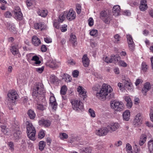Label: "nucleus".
Wrapping results in <instances>:
<instances>
[{
	"label": "nucleus",
	"instance_id": "f257e3e1",
	"mask_svg": "<svg viewBox=\"0 0 153 153\" xmlns=\"http://www.w3.org/2000/svg\"><path fill=\"white\" fill-rule=\"evenodd\" d=\"M94 91H96V96L100 100H104L109 94V99L114 97V94L111 93L113 89L111 87L107 84H103L102 86L99 84H96L92 88Z\"/></svg>",
	"mask_w": 153,
	"mask_h": 153
},
{
	"label": "nucleus",
	"instance_id": "f03ea898",
	"mask_svg": "<svg viewBox=\"0 0 153 153\" xmlns=\"http://www.w3.org/2000/svg\"><path fill=\"white\" fill-rule=\"evenodd\" d=\"M44 91L43 85L41 83H36L33 90V96L36 100V98L40 100L44 97Z\"/></svg>",
	"mask_w": 153,
	"mask_h": 153
},
{
	"label": "nucleus",
	"instance_id": "7ed1b4c3",
	"mask_svg": "<svg viewBox=\"0 0 153 153\" xmlns=\"http://www.w3.org/2000/svg\"><path fill=\"white\" fill-rule=\"evenodd\" d=\"M27 133V136L30 139L34 140L36 131L32 124L29 121L26 122Z\"/></svg>",
	"mask_w": 153,
	"mask_h": 153
},
{
	"label": "nucleus",
	"instance_id": "20e7f679",
	"mask_svg": "<svg viewBox=\"0 0 153 153\" xmlns=\"http://www.w3.org/2000/svg\"><path fill=\"white\" fill-rule=\"evenodd\" d=\"M111 108L117 111H121L124 109V104L121 102L114 100L111 103Z\"/></svg>",
	"mask_w": 153,
	"mask_h": 153
},
{
	"label": "nucleus",
	"instance_id": "39448f33",
	"mask_svg": "<svg viewBox=\"0 0 153 153\" xmlns=\"http://www.w3.org/2000/svg\"><path fill=\"white\" fill-rule=\"evenodd\" d=\"M71 103L72 105V107L76 111H79V110H82L84 108V105L82 102L80 101L74 100H71Z\"/></svg>",
	"mask_w": 153,
	"mask_h": 153
},
{
	"label": "nucleus",
	"instance_id": "423d86ee",
	"mask_svg": "<svg viewBox=\"0 0 153 153\" xmlns=\"http://www.w3.org/2000/svg\"><path fill=\"white\" fill-rule=\"evenodd\" d=\"M110 16V14L105 10L102 11L100 13V18L106 24H108L110 23L112 19Z\"/></svg>",
	"mask_w": 153,
	"mask_h": 153
},
{
	"label": "nucleus",
	"instance_id": "0eeeda50",
	"mask_svg": "<svg viewBox=\"0 0 153 153\" xmlns=\"http://www.w3.org/2000/svg\"><path fill=\"white\" fill-rule=\"evenodd\" d=\"M13 13L17 19L19 20H21L23 19V15L21 12V10L19 6L15 7Z\"/></svg>",
	"mask_w": 153,
	"mask_h": 153
},
{
	"label": "nucleus",
	"instance_id": "6e6552de",
	"mask_svg": "<svg viewBox=\"0 0 153 153\" xmlns=\"http://www.w3.org/2000/svg\"><path fill=\"white\" fill-rule=\"evenodd\" d=\"M143 118L140 113L138 114L135 117L134 121V125L136 127H139L142 123Z\"/></svg>",
	"mask_w": 153,
	"mask_h": 153
},
{
	"label": "nucleus",
	"instance_id": "1a4fd4ad",
	"mask_svg": "<svg viewBox=\"0 0 153 153\" xmlns=\"http://www.w3.org/2000/svg\"><path fill=\"white\" fill-rule=\"evenodd\" d=\"M109 130L107 127H103L100 128L95 131L96 135L100 136H103L106 135L108 132Z\"/></svg>",
	"mask_w": 153,
	"mask_h": 153
},
{
	"label": "nucleus",
	"instance_id": "9d476101",
	"mask_svg": "<svg viewBox=\"0 0 153 153\" xmlns=\"http://www.w3.org/2000/svg\"><path fill=\"white\" fill-rule=\"evenodd\" d=\"M66 13V18L69 21L74 20L76 17V14L75 12L72 9H70L67 13Z\"/></svg>",
	"mask_w": 153,
	"mask_h": 153
},
{
	"label": "nucleus",
	"instance_id": "9b49d317",
	"mask_svg": "<svg viewBox=\"0 0 153 153\" xmlns=\"http://www.w3.org/2000/svg\"><path fill=\"white\" fill-rule=\"evenodd\" d=\"M7 96L9 99L13 100H16L18 96L17 92L14 90H10L7 94Z\"/></svg>",
	"mask_w": 153,
	"mask_h": 153
},
{
	"label": "nucleus",
	"instance_id": "f8f14e48",
	"mask_svg": "<svg viewBox=\"0 0 153 153\" xmlns=\"http://www.w3.org/2000/svg\"><path fill=\"white\" fill-rule=\"evenodd\" d=\"M50 103L53 109L56 110L57 107V103L54 97L51 96L50 98Z\"/></svg>",
	"mask_w": 153,
	"mask_h": 153
},
{
	"label": "nucleus",
	"instance_id": "ddd939ff",
	"mask_svg": "<svg viewBox=\"0 0 153 153\" xmlns=\"http://www.w3.org/2000/svg\"><path fill=\"white\" fill-rule=\"evenodd\" d=\"M39 123L40 126H43L45 127H48L50 126L51 122L48 120L42 119L39 121Z\"/></svg>",
	"mask_w": 153,
	"mask_h": 153
},
{
	"label": "nucleus",
	"instance_id": "4468645a",
	"mask_svg": "<svg viewBox=\"0 0 153 153\" xmlns=\"http://www.w3.org/2000/svg\"><path fill=\"white\" fill-rule=\"evenodd\" d=\"M77 91L79 93L80 96H82L83 97V99L86 97V92L85 90L81 86H79L77 88Z\"/></svg>",
	"mask_w": 153,
	"mask_h": 153
},
{
	"label": "nucleus",
	"instance_id": "2eb2a0df",
	"mask_svg": "<svg viewBox=\"0 0 153 153\" xmlns=\"http://www.w3.org/2000/svg\"><path fill=\"white\" fill-rule=\"evenodd\" d=\"M107 126L109 131L112 132L116 131L119 127V125L118 123H116Z\"/></svg>",
	"mask_w": 153,
	"mask_h": 153
},
{
	"label": "nucleus",
	"instance_id": "dca6fc26",
	"mask_svg": "<svg viewBox=\"0 0 153 153\" xmlns=\"http://www.w3.org/2000/svg\"><path fill=\"white\" fill-rule=\"evenodd\" d=\"M151 88V85L149 82H147L146 83L142 89V91L143 94L146 95L147 92Z\"/></svg>",
	"mask_w": 153,
	"mask_h": 153
},
{
	"label": "nucleus",
	"instance_id": "f3484780",
	"mask_svg": "<svg viewBox=\"0 0 153 153\" xmlns=\"http://www.w3.org/2000/svg\"><path fill=\"white\" fill-rule=\"evenodd\" d=\"M69 41L73 45H76L77 44V39L76 36L73 33H71L70 36Z\"/></svg>",
	"mask_w": 153,
	"mask_h": 153
},
{
	"label": "nucleus",
	"instance_id": "a211bd4d",
	"mask_svg": "<svg viewBox=\"0 0 153 153\" xmlns=\"http://www.w3.org/2000/svg\"><path fill=\"white\" fill-rule=\"evenodd\" d=\"M120 7L118 5L114 6L112 9V12L115 16L119 15L120 12Z\"/></svg>",
	"mask_w": 153,
	"mask_h": 153
},
{
	"label": "nucleus",
	"instance_id": "6ab92c4d",
	"mask_svg": "<svg viewBox=\"0 0 153 153\" xmlns=\"http://www.w3.org/2000/svg\"><path fill=\"white\" fill-rule=\"evenodd\" d=\"M32 42L35 46H39L41 43V41L36 36H33L32 39Z\"/></svg>",
	"mask_w": 153,
	"mask_h": 153
},
{
	"label": "nucleus",
	"instance_id": "aec40b11",
	"mask_svg": "<svg viewBox=\"0 0 153 153\" xmlns=\"http://www.w3.org/2000/svg\"><path fill=\"white\" fill-rule=\"evenodd\" d=\"M82 59L84 66L85 67H88L89 65V60L87 57V55L86 54L84 55Z\"/></svg>",
	"mask_w": 153,
	"mask_h": 153
},
{
	"label": "nucleus",
	"instance_id": "412c9836",
	"mask_svg": "<svg viewBox=\"0 0 153 153\" xmlns=\"http://www.w3.org/2000/svg\"><path fill=\"white\" fill-rule=\"evenodd\" d=\"M37 13L39 16L45 17L47 15L48 11L46 10L39 9L37 10Z\"/></svg>",
	"mask_w": 153,
	"mask_h": 153
},
{
	"label": "nucleus",
	"instance_id": "4be33fe9",
	"mask_svg": "<svg viewBox=\"0 0 153 153\" xmlns=\"http://www.w3.org/2000/svg\"><path fill=\"white\" fill-rule=\"evenodd\" d=\"M60 65V63L56 62L55 61L52 60L50 61L49 65L50 68H53L58 67Z\"/></svg>",
	"mask_w": 153,
	"mask_h": 153
},
{
	"label": "nucleus",
	"instance_id": "5701e85b",
	"mask_svg": "<svg viewBox=\"0 0 153 153\" xmlns=\"http://www.w3.org/2000/svg\"><path fill=\"white\" fill-rule=\"evenodd\" d=\"M34 27L36 30L40 29L41 30H42L45 28V26L43 23L41 22L35 23Z\"/></svg>",
	"mask_w": 153,
	"mask_h": 153
},
{
	"label": "nucleus",
	"instance_id": "b1692460",
	"mask_svg": "<svg viewBox=\"0 0 153 153\" xmlns=\"http://www.w3.org/2000/svg\"><path fill=\"white\" fill-rule=\"evenodd\" d=\"M130 113L128 110L125 111L123 114V120L126 121H128L130 119Z\"/></svg>",
	"mask_w": 153,
	"mask_h": 153
},
{
	"label": "nucleus",
	"instance_id": "393cba45",
	"mask_svg": "<svg viewBox=\"0 0 153 153\" xmlns=\"http://www.w3.org/2000/svg\"><path fill=\"white\" fill-rule=\"evenodd\" d=\"M31 60L34 62V64L39 65L41 63V61L39 60V57L36 55L33 56Z\"/></svg>",
	"mask_w": 153,
	"mask_h": 153
},
{
	"label": "nucleus",
	"instance_id": "a878e982",
	"mask_svg": "<svg viewBox=\"0 0 153 153\" xmlns=\"http://www.w3.org/2000/svg\"><path fill=\"white\" fill-rule=\"evenodd\" d=\"M27 114L30 118L32 120L34 119L36 116V114L34 111L31 109L28 110Z\"/></svg>",
	"mask_w": 153,
	"mask_h": 153
},
{
	"label": "nucleus",
	"instance_id": "bb28decb",
	"mask_svg": "<svg viewBox=\"0 0 153 153\" xmlns=\"http://www.w3.org/2000/svg\"><path fill=\"white\" fill-rule=\"evenodd\" d=\"M11 51L12 54L15 55L19 53V50L15 45L12 46L11 48Z\"/></svg>",
	"mask_w": 153,
	"mask_h": 153
},
{
	"label": "nucleus",
	"instance_id": "cd10ccee",
	"mask_svg": "<svg viewBox=\"0 0 153 153\" xmlns=\"http://www.w3.org/2000/svg\"><path fill=\"white\" fill-rule=\"evenodd\" d=\"M147 139L146 135L142 134L140 137V140L139 142V145L142 146L145 142Z\"/></svg>",
	"mask_w": 153,
	"mask_h": 153
},
{
	"label": "nucleus",
	"instance_id": "c85d7f7f",
	"mask_svg": "<svg viewBox=\"0 0 153 153\" xmlns=\"http://www.w3.org/2000/svg\"><path fill=\"white\" fill-rule=\"evenodd\" d=\"M21 133V131L19 130L17 131L16 132L14 133L13 136L14 139L17 141L20 137V134Z\"/></svg>",
	"mask_w": 153,
	"mask_h": 153
},
{
	"label": "nucleus",
	"instance_id": "c756f323",
	"mask_svg": "<svg viewBox=\"0 0 153 153\" xmlns=\"http://www.w3.org/2000/svg\"><path fill=\"white\" fill-rule=\"evenodd\" d=\"M25 80L23 78H22V76L21 75H19V76L17 79V83L21 86V85H23L25 82Z\"/></svg>",
	"mask_w": 153,
	"mask_h": 153
},
{
	"label": "nucleus",
	"instance_id": "7c9ffc66",
	"mask_svg": "<svg viewBox=\"0 0 153 153\" xmlns=\"http://www.w3.org/2000/svg\"><path fill=\"white\" fill-rule=\"evenodd\" d=\"M124 83V86L127 89H131L132 87V84L131 83L130 81L125 80L123 82Z\"/></svg>",
	"mask_w": 153,
	"mask_h": 153
},
{
	"label": "nucleus",
	"instance_id": "2f4dec72",
	"mask_svg": "<svg viewBox=\"0 0 153 153\" xmlns=\"http://www.w3.org/2000/svg\"><path fill=\"white\" fill-rule=\"evenodd\" d=\"M66 16V13L65 12L62 13L61 14L59 17L58 21L59 22L61 23L65 19Z\"/></svg>",
	"mask_w": 153,
	"mask_h": 153
},
{
	"label": "nucleus",
	"instance_id": "473e14b6",
	"mask_svg": "<svg viewBox=\"0 0 153 153\" xmlns=\"http://www.w3.org/2000/svg\"><path fill=\"white\" fill-rule=\"evenodd\" d=\"M148 146L150 152L153 153V140H151L148 142Z\"/></svg>",
	"mask_w": 153,
	"mask_h": 153
},
{
	"label": "nucleus",
	"instance_id": "72a5a7b5",
	"mask_svg": "<svg viewBox=\"0 0 153 153\" xmlns=\"http://www.w3.org/2000/svg\"><path fill=\"white\" fill-rule=\"evenodd\" d=\"M45 146V143L44 141H40L39 142V149L41 151H42L44 149Z\"/></svg>",
	"mask_w": 153,
	"mask_h": 153
},
{
	"label": "nucleus",
	"instance_id": "f704fd0d",
	"mask_svg": "<svg viewBox=\"0 0 153 153\" xmlns=\"http://www.w3.org/2000/svg\"><path fill=\"white\" fill-rule=\"evenodd\" d=\"M64 75L65 78H63V79H65V81L68 82L71 81L72 79L70 75L67 74H65Z\"/></svg>",
	"mask_w": 153,
	"mask_h": 153
},
{
	"label": "nucleus",
	"instance_id": "c9c22d12",
	"mask_svg": "<svg viewBox=\"0 0 153 153\" xmlns=\"http://www.w3.org/2000/svg\"><path fill=\"white\" fill-rule=\"evenodd\" d=\"M67 91V88L65 85H63L62 87L60 90L61 94L62 95H64Z\"/></svg>",
	"mask_w": 153,
	"mask_h": 153
},
{
	"label": "nucleus",
	"instance_id": "e433bc0d",
	"mask_svg": "<svg viewBox=\"0 0 153 153\" xmlns=\"http://www.w3.org/2000/svg\"><path fill=\"white\" fill-rule=\"evenodd\" d=\"M1 131L4 133V134H7L8 131L9 129L6 127V126H1Z\"/></svg>",
	"mask_w": 153,
	"mask_h": 153
},
{
	"label": "nucleus",
	"instance_id": "4c0bfd02",
	"mask_svg": "<svg viewBox=\"0 0 153 153\" xmlns=\"http://www.w3.org/2000/svg\"><path fill=\"white\" fill-rule=\"evenodd\" d=\"M51 81L53 83L57 82L58 79L54 75H52L50 77Z\"/></svg>",
	"mask_w": 153,
	"mask_h": 153
},
{
	"label": "nucleus",
	"instance_id": "58836bf2",
	"mask_svg": "<svg viewBox=\"0 0 153 153\" xmlns=\"http://www.w3.org/2000/svg\"><path fill=\"white\" fill-rule=\"evenodd\" d=\"M114 43H118L120 40V36L118 34H117L114 36Z\"/></svg>",
	"mask_w": 153,
	"mask_h": 153
},
{
	"label": "nucleus",
	"instance_id": "ea45409f",
	"mask_svg": "<svg viewBox=\"0 0 153 153\" xmlns=\"http://www.w3.org/2000/svg\"><path fill=\"white\" fill-rule=\"evenodd\" d=\"M45 136V133L44 131L42 130L40 131L38 135V138L40 139H42Z\"/></svg>",
	"mask_w": 153,
	"mask_h": 153
},
{
	"label": "nucleus",
	"instance_id": "a19ab883",
	"mask_svg": "<svg viewBox=\"0 0 153 153\" xmlns=\"http://www.w3.org/2000/svg\"><path fill=\"white\" fill-rule=\"evenodd\" d=\"M118 65L121 66L126 67L127 66V64L124 61L120 60L118 62Z\"/></svg>",
	"mask_w": 153,
	"mask_h": 153
},
{
	"label": "nucleus",
	"instance_id": "79ce46f5",
	"mask_svg": "<svg viewBox=\"0 0 153 153\" xmlns=\"http://www.w3.org/2000/svg\"><path fill=\"white\" fill-rule=\"evenodd\" d=\"M9 27L8 28L9 30L10 31L13 32L14 33H16V29L15 27V26L13 25H11L10 26V25H9Z\"/></svg>",
	"mask_w": 153,
	"mask_h": 153
},
{
	"label": "nucleus",
	"instance_id": "37998d69",
	"mask_svg": "<svg viewBox=\"0 0 153 153\" xmlns=\"http://www.w3.org/2000/svg\"><path fill=\"white\" fill-rule=\"evenodd\" d=\"M103 59L104 61L107 63H110L113 60V58H111L106 56L104 58L103 57Z\"/></svg>",
	"mask_w": 153,
	"mask_h": 153
},
{
	"label": "nucleus",
	"instance_id": "c03bdc74",
	"mask_svg": "<svg viewBox=\"0 0 153 153\" xmlns=\"http://www.w3.org/2000/svg\"><path fill=\"white\" fill-rule=\"evenodd\" d=\"M127 42L128 44L130 43H133L134 42L131 36L130 35H127L126 36Z\"/></svg>",
	"mask_w": 153,
	"mask_h": 153
},
{
	"label": "nucleus",
	"instance_id": "a18cd8bd",
	"mask_svg": "<svg viewBox=\"0 0 153 153\" xmlns=\"http://www.w3.org/2000/svg\"><path fill=\"white\" fill-rule=\"evenodd\" d=\"M76 12L77 14H79L80 13L81 11V6L79 4H77L76 5Z\"/></svg>",
	"mask_w": 153,
	"mask_h": 153
},
{
	"label": "nucleus",
	"instance_id": "49530a36",
	"mask_svg": "<svg viewBox=\"0 0 153 153\" xmlns=\"http://www.w3.org/2000/svg\"><path fill=\"white\" fill-rule=\"evenodd\" d=\"M139 8L141 11H144L147 9V4H140Z\"/></svg>",
	"mask_w": 153,
	"mask_h": 153
},
{
	"label": "nucleus",
	"instance_id": "de8ad7c7",
	"mask_svg": "<svg viewBox=\"0 0 153 153\" xmlns=\"http://www.w3.org/2000/svg\"><path fill=\"white\" fill-rule=\"evenodd\" d=\"M60 137L61 139H67L68 137V135L65 133H62L60 134Z\"/></svg>",
	"mask_w": 153,
	"mask_h": 153
},
{
	"label": "nucleus",
	"instance_id": "09e8293b",
	"mask_svg": "<svg viewBox=\"0 0 153 153\" xmlns=\"http://www.w3.org/2000/svg\"><path fill=\"white\" fill-rule=\"evenodd\" d=\"M97 30L95 29L92 30L90 32V33L91 35L92 36H96V35H97Z\"/></svg>",
	"mask_w": 153,
	"mask_h": 153
},
{
	"label": "nucleus",
	"instance_id": "8fccbe9b",
	"mask_svg": "<svg viewBox=\"0 0 153 153\" xmlns=\"http://www.w3.org/2000/svg\"><path fill=\"white\" fill-rule=\"evenodd\" d=\"M111 58H113V59H114L115 62H118L120 59V57L119 56H112Z\"/></svg>",
	"mask_w": 153,
	"mask_h": 153
},
{
	"label": "nucleus",
	"instance_id": "3c124183",
	"mask_svg": "<svg viewBox=\"0 0 153 153\" xmlns=\"http://www.w3.org/2000/svg\"><path fill=\"white\" fill-rule=\"evenodd\" d=\"M33 2V0H27L26 1V5L28 7L31 6Z\"/></svg>",
	"mask_w": 153,
	"mask_h": 153
},
{
	"label": "nucleus",
	"instance_id": "603ef678",
	"mask_svg": "<svg viewBox=\"0 0 153 153\" xmlns=\"http://www.w3.org/2000/svg\"><path fill=\"white\" fill-rule=\"evenodd\" d=\"M89 112L91 116L92 117H95V114L94 111L92 109L90 108L89 110Z\"/></svg>",
	"mask_w": 153,
	"mask_h": 153
},
{
	"label": "nucleus",
	"instance_id": "864d4df0",
	"mask_svg": "<svg viewBox=\"0 0 153 153\" xmlns=\"http://www.w3.org/2000/svg\"><path fill=\"white\" fill-rule=\"evenodd\" d=\"M59 23L60 22H59L58 21H57L56 20H54L53 22L54 27L56 29L59 28Z\"/></svg>",
	"mask_w": 153,
	"mask_h": 153
},
{
	"label": "nucleus",
	"instance_id": "5fc2aeb1",
	"mask_svg": "<svg viewBox=\"0 0 153 153\" xmlns=\"http://www.w3.org/2000/svg\"><path fill=\"white\" fill-rule=\"evenodd\" d=\"M8 145L9 147H10V149L12 151H13L14 149L13 148L14 147V144L12 142H9L8 143Z\"/></svg>",
	"mask_w": 153,
	"mask_h": 153
},
{
	"label": "nucleus",
	"instance_id": "6e6d98bb",
	"mask_svg": "<svg viewBox=\"0 0 153 153\" xmlns=\"http://www.w3.org/2000/svg\"><path fill=\"white\" fill-rule=\"evenodd\" d=\"M129 48L130 49L131 51H133L134 50V42L133 43H130V44H128Z\"/></svg>",
	"mask_w": 153,
	"mask_h": 153
},
{
	"label": "nucleus",
	"instance_id": "4d7b16f0",
	"mask_svg": "<svg viewBox=\"0 0 153 153\" xmlns=\"http://www.w3.org/2000/svg\"><path fill=\"white\" fill-rule=\"evenodd\" d=\"M67 26L66 25H62L61 27V30L62 32H65L67 30Z\"/></svg>",
	"mask_w": 153,
	"mask_h": 153
},
{
	"label": "nucleus",
	"instance_id": "13d9d810",
	"mask_svg": "<svg viewBox=\"0 0 153 153\" xmlns=\"http://www.w3.org/2000/svg\"><path fill=\"white\" fill-rule=\"evenodd\" d=\"M79 72L77 70L74 71L72 73V75L74 77H77L79 75Z\"/></svg>",
	"mask_w": 153,
	"mask_h": 153
},
{
	"label": "nucleus",
	"instance_id": "bf43d9fd",
	"mask_svg": "<svg viewBox=\"0 0 153 153\" xmlns=\"http://www.w3.org/2000/svg\"><path fill=\"white\" fill-rule=\"evenodd\" d=\"M147 65L144 62L142 63V69L144 71H146L147 70Z\"/></svg>",
	"mask_w": 153,
	"mask_h": 153
},
{
	"label": "nucleus",
	"instance_id": "052dcab7",
	"mask_svg": "<svg viewBox=\"0 0 153 153\" xmlns=\"http://www.w3.org/2000/svg\"><path fill=\"white\" fill-rule=\"evenodd\" d=\"M44 66H42L40 68H37L36 69V71L38 72L39 73H41L44 70Z\"/></svg>",
	"mask_w": 153,
	"mask_h": 153
},
{
	"label": "nucleus",
	"instance_id": "680f3d73",
	"mask_svg": "<svg viewBox=\"0 0 153 153\" xmlns=\"http://www.w3.org/2000/svg\"><path fill=\"white\" fill-rule=\"evenodd\" d=\"M4 16L7 18H10L12 16L11 13L9 11L6 12L4 14Z\"/></svg>",
	"mask_w": 153,
	"mask_h": 153
},
{
	"label": "nucleus",
	"instance_id": "e2e57ef3",
	"mask_svg": "<svg viewBox=\"0 0 153 153\" xmlns=\"http://www.w3.org/2000/svg\"><path fill=\"white\" fill-rule=\"evenodd\" d=\"M37 108L41 110H43L45 108H44V106L41 104H38L37 106Z\"/></svg>",
	"mask_w": 153,
	"mask_h": 153
},
{
	"label": "nucleus",
	"instance_id": "0e129e2a",
	"mask_svg": "<svg viewBox=\"0 0 153 153\" xmlns=\"http://www.w3.org/2000/svg\"><path fill=\"white\" fill-rule=\"evenodd\" d=\"M88 23L89 25L90 26H92L94 24V21L92 18H90L88 20Z\"/></svg>",
	"mask_w": 153,
	"mask_h": 153
},
{
	"label": "nucleus",
	"instance_id": "69168bd1",
	"mask_svg": "<svg viewBox=\"0 0 153 153\" xmlns=\"http://www.w3.org/2000/svg\"><path fill=\"white\" fill-rule=\"evenodd\" d=\"M143 82V81L141 79H138L136 80L135 82V84L136 86H137L140 83H142Z\"/></svg>",
	"mask_w": 153,
	"mask_h": 153
},
{
	"label": "nucleus",
	"instance_id": "338daca9",
	"mask_svg": "<svg viewBox=\"0 0 153 153\" xmlns=\"http://www.w3.org/2000/svg\"><path fill=\"white\" fill-rule=\"evenodd\" d=\"M134 149L135 150V153H139L140 152V149L137 148V146L136 145H135L134 146Z\"/></svg>",
	"mask_w": 153,
	"mask_h": 153
},
{
	"label": "nucleus",
	"instance_id": "774afa93",
	"mask_svg": "<svg viewBox=\"0 0 153 153\" xmlns=\"http://www.w3.org/2000/svg\"><path fill=\"white\" fill-rule=\"evenodd\" d=\"M84 151L86 153H91V148L90 147H87L85 149Z\"/></svg>",
	"mask_w": 153,
	"mask_h": 153
}]
</instances>
